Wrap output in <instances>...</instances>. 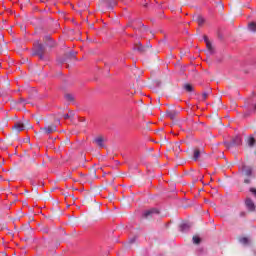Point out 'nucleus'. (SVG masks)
<instances>
[{
    "label": "nucleus",
    "instance_id": "f257e3e1",
    "mask_svg": "<svg viewBox=\"0 0 256 256\" xmlns=\"http://www.w3.org/2000/svg\"><path fill=\"white\" fill-rule=\"evenodd\" d=\"M34 53L35 55H38L40 59H45V46H43V44H40L39 42H36L34 44Z\"/></svg>",
    "mask_w": 256,
    "mask_h": 256
},
{
    "label": "nucleus",
    "instance_id": "f03ea898",
    "mask_svg": "<svg viewBox=\"0 0 256 256\" xmlns=\"http://www.w3.org/2000/svg\"><path fill=\"white\" fill-rule=\"evenodd\" d=\"M243 143V140L241 139V136H236L232 139L230 143H225V146L228 149H231V147L239 146Z\"/></svg>",
    "mask_w": 256,
    "mask_h": 256
},
{
    "label": "nucleus",
    "instance_id": "7ed1b4c3",
    "mask_svg": "<svg viewBox=\"0 0 256 256\" xmlns=\"http://www.w3.org/2000/svg\"><path fill=\"white\" fill-rule=\"evenodd\" d=\"M153 215H159V210L157 208H151L149 210L144 211L143 213V217H145L146 219L148 217H153Z\"/></svg>",
    "mask_w": 256,
    "mask_h": 256
},
{
    "label": "nucleus",
    "instance_id": "20e7f679",
    "mask_svg": "<svg viewBox=\"0 0 256 256\" xmlns=\"http://www.w3.org/2000/svg\"><path fill=\"white\" fill-rule=\"evenodd\" d=\"M240 170L242 171L243 175H246V177H251V174L253 173V169H251L250 166H245V164H242Z\"/></svg>",
    "mask_w": 256,
    "mask_h": 256
},
{
    "label": "nucleus",
    "instance_id": "39448f33",
    "mask_svg": "<svg viewBox=\"0 0 256 256\" xmlns=\"http://www.w3.org/2000/svg\"><path fill=\"white\" fill-rule=\"evenodd\" d=\"M245 205L248 211H255V203L253 202V200H251V198H247L245 200Z\"/></svg>",
    "mask_w": 256,
    "mask_h": 256
},
{
    "label": "nucleus",
    "instance_id": "423d86ee",
    "mask_svg": "<svg viewBox=\"0 0 256 256\" xmlns=\"http://www.w3.org/2000/svg\"><path fill=\"white\" fill-rule=\"evenodd\" d=\"M13 129H15V131H17V133H21V131L25 130V125H23V123H21V122H17L14 124Z\"/></svg>",
    "mask_w": 256,
    "mask_h": 256
},
{
    "label": "nucleus",
    "instance_id": "0eeeda50",
    "mask_svg": "<svg viewBox=\"0 0 256 256\" xmlns=\"http://www.w3.org/2000/svg\"><path fill=\"white\" fill-rule=\"evenodd\" d=\"M45 133H47V135H51V133H55V131H57V126L55 125H51V126H47L44 128Z\"/></svg>",
    "mask_w": 256,
    "mask_h": 256
},
{
    "label": "nucleus",
    "instance_id": "6e6552de",
    "mask_svg": "<svg viewBox=\"0 0 256 256\" xmlns=\"http://www.w3.org/2000/svg\"><path fill=\"white\" fill-rule=\"evenodd\" d=\"M204 41L206 43V47L210 53H213V46L211 45V42L209 41V38L207 36H204Z\"/></svg>",
    "mask_w": 256,
    "mask_h": 256
},
{
    "label": "nucleus",
    "instance_id": "1a4fd4ad",
    "mask_svg": "<svg viewBox=\"0 0 256 256\" xmlns=\"http://www.w3.org/2000/svg\"><path fill=\"white\" fill-rule=\"evenodd\" d=\"M190 227H191V225H189L188 223L181 224L180 231L182 233H185V232L189 231Z\"/></svg>",
    "mask_w": 256,
    "mask_h": 256
},
{
    "label": "nucleus",
    "instance_id": "9d476101",
    "mask_svg": "<svg viewBox=\"0 0 256 256\" xmlns=\"http://www.w3.org/2000/svg\"><path fill=\"white\" fill-rule=\"evenodd\" d=\"M135 51H139L140 53H143L145 51V48L140 43L134 45Z\"/></svg>",
    "mask_w": 256,
    "mask_h": 256
},
{
    "label": "nucleus",
    "instance_id": "9b49d317",
    "mask_svg": "<svg viewBox=\"0 0 256 256\" xmlns=\"http://www.w3.org/2000/svg\"><path fill=\"white\" fill-rule=\"evenodd\" d=\"M94 141L98 145V147H103V137H97Z\"/></svg>",
    "mask_w": 256,
    "mask_h": 256
},
{
    "label": "nucleus",
    "instance_id": "f8f14e48",
    "mask_svg": "<svg viewBox=\"0 0 256 256\" xmlns=\"http://www.w3.org/2000/svg\"><path fill=\"white\" fill-rule=\"evenodd\" d=\"M248 29H249V31H253L255 33L256 32V23L255 22L249 23Z\"/></svg>",
    "mask_w": 256,
    "mask_h": 256
},
{
    "label": "nucleus",
    "instance_id": "ddd939ff",
    "mask_svg": "<svg viewBox=\"0 0 256 256\" xmlns=\"http://www.w3.org/2000/svg\"><path fill=\"white\" fill-rule=\"evenodd\" d=\"M255 138L253 137V136H250L249 138H248V145H249V147H254V145H255Z\"/></svg>",
    "mask_w": 256,
    "mask_h": 256
},
{
    "label": "nucleus",
    "instance_id": "4468645a",
    "mask_svg": "<svg viewBox=\"0 0 256 256\" xmlns=\"http://www.w3.org/2000/svg\"><path fill=\"white\" fill-rule=\"evenodd\" d=\"M197 23L198 25H204L205 24V18H203V16H198L197 18Z\"/></svg>",
    "mask_w": 256,
    "mask_h": 256
},
{
    "label": "nucleus",
    "instance_id": "2eb2a0df",
    "mask_svg": "<svg viewBox=\"0 0 256 256\" xmlns=\"http://www.w3.org/2000/svg\"><path fill=\"white\" fill-rule=\"evenodd\" d=\"M201 156V152L198 150V149H196L195 151H194V161H197V159H199V157Z\"/></svg>",
    "mask_w": 256,
    "mask_h": 256
},
{
    "label": "nucleus",
    "instance_id": "dca6fc26",
    "mask_svg": "<svg viewBox=\"0 0 256 256\" xmlns=\"http://www.w3.org/2000/svg\"><path fill=\"white\" fill-rule=\"evenodd\" d=\"M193 243H195V245H199L201 243V238H199V236H194Z\"/></svg>",
    "mask_w": 256,
    "mask_h": 256
},
{
    "label": "nucleus",
    "instance_id": "f3484780",
    "mask_svg": "<svg viewBox=\"0 0 256 256\" xmlns=\"http://www.w3.org/2000/svg\"><path fill=\"white\" fill-rule=\"evenodd\" d=\"M240 243H242L243 245H248L249 244V238H247V237L241 238Z\"/></svg>",
    "mask_w": 256,
    "mask_h": 256
},
{
    "label": "nucleus",
    "instance_id": "a211bd4d",
    "mask_svg": "<svg viewBox=\"0 0 256 256\" xmlns=\"http://www.w3.org/2000/svg\"><path fill=\"white\" fill-rule=\"evenodd\" d=\"M186 91H188L189 93H191V91H193V86H191V84H186L185 86Z\"/></svg>",
    "mask_w": 256,
    "mask_h": 256
},
{
    "label": "nucleus",
    "instance_id": "6ab92c4d",
    "mask_svg": "<svg viewBox=\"0 0 256 256\" xmlns=\"http://www.w3.org/2000/svg\"><path fill=\"white\" fill-rule=\"evenodd\" d=\"M65 99H67V101H73V95H71V94H66V95H65Z\"/></svg>",
    "mask_w": 256,
    "mask_h": 256
},
{
    "label": "nucleus",
    "instance_id": "aec40b11",
    "mask_svg": "<svg viewBox=\"0 0 256 256\" xmlns=\"http://www.w3.org/2000/svg\"><path fill=\"white\" fill-rule=\"evenodd\" d=\"M207 97H209V94L206 93V92H204V93L202 94V101H205V99H207Z\"/></svg>",
    "mask_w": 256,
    "mask_h": 256
},
{
    "label": "nucleus",
    "instance_id": "412c9836",
    "mask_svg": "<svg viewBox=\"0 0 256 256\" xmlns=\"http://www.w3.org/2000/svg\"><path fill=\"white\" fill-rule=\"evenodd\" d=\"M117 5V2L115 0H110V7H115Z\"/></svg>",
    "mask_w": 256,
    "mask_h": 256
},
{
    "label": "nucleus",
    "instance_id": "4be33fe9",
    "mask_svg": "<svg viewBox=\"0 0 256 256\" xmlns=\"http://www.w3.org/2000/svg\"><path fill=\"white\" fill-rule=\"evenodd\" d=\"M250 191H251V193H253V195H255V197H256V189L251 188Z\"/></svg>",
    "mask_w": 256,
    "mask_h": 256
},
{
    "label": "nucleus",
    "instance_id": "5701e85b",
    "mask_svg": "<svg viewBox=\"0 0 256 256\" xmlns=\"http://www.w3.org/2000/svg\"><path fill=\"white\" fill-rule=\"evenodd\" d=\"M64 119H69V114H65Z\"/></svg>",
    "mask_w": 256,
    "mask_h": 256
},
{
    "label": "nucleus",
    "instance_id": "b1692460",
    "mask_svg": "<svg viewBox=\"0 0 256 256\" xmlns=\"http://www.w3.org/2000/svg\"><path fill=\"white\" fill-rule=\"evenodd\" d=\"M130 243H135V238L131 239Z\"/></svg>",
    "mask_w": 256,
    "mask_h": 256
},
{
    "label": "nucleus",
    "instance_id": "393cba45",
    "mask_svg": "<svg viewBox=\"0 0 256 256\" xmlns=\"http://www.w3.org/2000/svg\"><path fill=\"white\" fill-rule=\"evenodd\" d=\"M245 183H250L249 179L244 180Z\"/></svg>",
    "mask_w": 256,
    "mask_h": 256
}]
</instances>
